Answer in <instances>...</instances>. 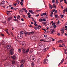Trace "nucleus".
<instances>
[{"instance_id":"nucleus-64","label":"nucleus","mask_w":67,"mask_h":67,"mask_svg":"<svg viewBox=\"0 0 67 67\" xmlns=\"http://www.w3.org/2000/svg\"><path fill=\"white\" fill-rule=\"evenodd\" d=\"M65 11H66V12H67V8L65 9Z\"/></svg>"},{"instance_id":"nucleus-25","label":"nucleus","mask_w":67,"mask_h":67,"mask_svg":"<svg viewBox=\"0 0 67 67\" xmlns=\"http://www.w3.org/2000/svg\"><path fill=\"white\" fill-rule=\"evenodd\" d=\"M40 59H38L37 61V62L38 63H39L40 62Z\"/></svg>"},{"instance_id":"nucleus-33","label":"nucleus","mask_w":67,"mask_h":67,"mask_svg":"<svg viewBox=\"0 0 67 67\" xmlns=\"http://www.w3.org/2000/svg\"><path fill=\"white\" fill-rule=\"evenodd\" d=\"M55 16L56 18H58V15H55Z\"/></svg>"},{"instance_id":"nucleus-21","label":"nucleus","mask_w":67,"mask_h":67,"mask_svg":"<svg viewBox=\"0 0 67 67\" xmlns=\"http://www.w3.org/2000/svg\"><path fill=\"white\" fill-rule=\"evenodd\" d=\"M48 39H47V38H46L45 39L46 40L44 41V42H49V41H48Z\"/></svg>"},{"instance_id":"nucleus-52","label":"nucleus","mask_w":67,"mask_h":67,"mask_svg":"<svg viewBox=\"0 0 67 67\" xmlns=\"http://www.w3.org/2000/svg\"><path fill=\"white\" fill-rule=\"evenodd\" d=\"M24 11H25V12H26V13H27V10H26V9L25 10H24Z\"/></svg>"},{"instance_id":"nucleus-13","label":"nucleus","mask_w":67,"mask_h":67,"mask_svg":"<svg viewBox=\"0 0 67 67\" xmlns=\"http://www.w3.org/2000/svg\"><path fill=\"white\" fill-rule=\"evenodd\" d=\"M12 58L13 59H16V57L14 55H13L12 56Z\"/></svg>"},{"instance_id":"nucleus-50","label":"nucleus","mask_w":67,"mask_h":67,"mask_svg":"<svg viewBox=\"0 0 67 67\" xmlns=\"http://www.w3.org/2000/svg\"><path fill=\"white\" fill-rule=\"evenodd\" d=\"M11 67H15V66L13 65H11Z\"/></svg>"},{"instance_id":"nucleus-49","label":"nucleus","mask_w":67,"mask_h":67,"mask_svg":"<svg viewBox=\"0 0 67 67\" xmlns=\"http://www.w3.org/2000/svg\"><path fill=\"white\" fill-rule=\"evenodd\" d=\"M1 36H4V34H1Z\"/></svg>"},{"instance_id":"nucleus-37","label":"nucleus","mask_w":67,"mask_h":67,"mask_svg":"<svg viewBox=\"0 0 67 67\" xmlns=\"http://www.w3.org/2000/svg\"><path fill=\"white\" fill-rule=\"evenodd\" d=\"M67 51V50H65L64 51V53L65 54H67V52H66V51Z\"/></svg>"},{"instance_id":"nucleus-42","label":"nucleus","mask_w":67,"mask_h":67,"mask_svg":"<svg viewBox=\"0 0 67 67\" xmlns=\"http://www.w3.org/2000/svg\"><path fill=\"white\" fill-rule=\"evenodd\" d=\"M59 47H63V46L61 44H59Z\"/></svg>"},{"instance_id":"nucleus-19","label":"nucleus","mask_w":67,"mask_h":67,"mask_svg":"<svg viewBox=\"0 0 67 67\" xmlns=\"http://www.w3.org/2000/svg\"><path fill=\"white\" fill-rule=\"evenodd\" d=\"M49 7L50 9H53V6L51 4H49Z\"/></svg>"},{"instance_id":"nucleus-47","label":"nucleus","mask_w":67,"mask_h":67,"mask_svg":"<svg viewBox=\"0 0 67 67\" xmlns=\"http://www.w3.org/2000/svg\"><path fill=\"white\" fill-rule=\"evenodd\" d=\"M23 17L24 18H26L25 16V15H23Z\"/></svg>"},{"instance_id":"nucleus-7","label":"nucleus","mask_w":67,"mask_h":67,"mask_svg":"<svg viewBox=\"0 0 67 67\" xmlns=\"http://www.w3.org/2000/svg\"><path fill=\"white\" fill-rule=\"evenodd\" d=\"M25 59H23L21 60L20 62L21 64H24V63H25Z\"/></svg>"},{"instance_id":"nucleus-53","label":"nucleus","mask_w":67,"mask_h":67,"mask_svg":"<svg viewBox=\"0 0 67 67\" xmlns=\"http://www.w3.org/2000/svg\"><path fill=\"white\" fill-rule=\"evenodd\" d=\"M29 27H32V26L31 25H29Z\"/></svg>"},{"instance_id":"nucleus-2","label":"nucleus","mask_w":67,"mask_h":67,"mask_svg":"<svg viewBox=\"0 0 67 67\" xmlns=\"http://www.w3.org/2000/svg\"><path fill=\"white\" fill-rule=\"evenodd\" d=\"M18 38H19V39L22 38H23V36H22V35H21V34H19L18 35Z\"/></svg>"},{"instance_id":"nucleus-17","label":"nucleus","mask_w":67,"mask_h":67,"mask_svg":"<svg viewBox=\"0 0 67 67\" xmlns=\"http://www.w3.org/2000/svg\"><path fill=\"white\" fill-rule=\"evenodd\" d=\"M52 38L51 37H49L48 38V41H49V40H52Z\"/></svg>"},{"instance_id":"nucleus-48","label":"nucleus","mask_w":67,"mask_h":67,"mask_svg":"<svg viewBox=\"0 0 67 67\" xmlns=\"http://www.w3.org/2000/svg\"><path fill=\"white\" fill-rule=\"evenodd\" d=\"M53 3H55V0H52Z\"/></svg>"},{"instance_id":"nucleus-10","label":"nucleus","mask_w":67,"mask_h":67,"mask_svg":"<svg viewBox=\"0 0 67 67\" xmlns=\"http://www.w3.org/2000/svg\"><path fill=\"white\" fill-rule=\"evenodd\" d=\"M46 15V13H43L41 15V16H44V15Z\"/></svg>"},{"instance_id":"nucleus-22","label":"nucleus","mask_w":67,"mask_h":67,"mask_svg":"<svg viewBox=\"0 0 67 67\" xmlns=\"http://www.w3.org/2000/svg\"><path fill=\"white\" fill-rule=\"evenodd\" d=\"M43 21V19H40L39 20V22H41Z\"/></svg>"},{"instance_id":"nucleus-32","label":"nucleus","mask_w":67,"mask_h":67,"mask_svg":"<svg viewBox=\"0 0 67 67\" xmlns=\"http://www.w3.org/2000/svg\"><path fill=\"white\" fill-rule=\"evenodd\" d=\"M18 52L19 53H21V49H18Z\"/></svg>"},{"instance_id":"nucleus-6","label":"nucleus","mask_w":67,"mask_h":67,"mask_svg":"<svg viewBox=\"0 0 67 67\" xmlns=\"http://www.w3.org/2000/svg\"><path fill=\"white\" fill-rule=\"evenodd\" d=\"M6 48L8 49H10L11 48V45L8 44L6 46Z\"/></svg>"},{"instance_id":"nucleus-8","label":"nucleus","mask_w":67,"mask_h":67,"mask_svg":"<svg viewBox=\"0 0 67 67\" xmlns=\"http://www.w3.org/2000/svg\"><path fill=\"white\" fill-rule=\"evenodd\" d=\"M12 17L10 16L7 19V21H10V20H12Z\"/></svg>"},{"instance_id":"nucleus-46","label":"nucleus","mask_w":67,"mask_h":67,"mask_svg":"<svg viewBox=\"0 0 67 67\" xmlns=\"http://www.w3.org/2000/svg\"><path fill=\"white\" fill-rule=\"evenodd\" d=\"M30 33L31 34H34V32L33 31H32L30 32Z\"/></svg>"},{"instance_id":"nucleus-60","label":"nucleus","mask_w":67,"mask_h":67,"mask_svg":"<svg viewBox=\"0 0 67 67\" xmlns=\"http://www.w3.org/2000/svg\"><path fill=\"white\" fill-rule=\"evenodd\" d=\"M59 24V20H58V24Z\"/></svg>"},{"instance_id":"nucleus-44","label":"nucleus","mask_w":67,"mask_h":67,"mask_svg":"<svg viewBox=\"0 0 67 67\" xmlns=\"http://www.w3.org/2000/svg\"><path fill=\"white\" fill-rule=\"evenodd\" d=\"M51 32L52 33H53V29H51Z\"/></svg>"},{"instance_id":"nucleus-11","label":"nucleus","mask_w":67,"mask_h":67,"mask_svg":"<svg viewBox=\"0 0 67 67\" xmlns=\"http://www.w3.org/2000/svg\"><path fill=\"white\" fill-rule=\"evenodd\" d=\"M5 42L4 41H3L2 42V45H4L5 44Z\"/></svg>"},{"instance_id":"nucleus-55","label":"nucleus","mask_w":67,"mask_h":67,"mask_svg":"<svg viewBox=\"0 0 67 67\" xmlns=\"http://www.w3.org/2000/svg\"><path fill=\"white\" fill-rule=\"evenodd\" d=\"M34 28L35 29V30H37V28H36V27H35Z\"/></svg>"},{"instance_id":"nucleus-18","label":"nucleus","mask_w":67,"mask_h":67,"mask_svg":"<svg viewBox=\"0 0 67 67\" xmlns=\"http://www.w3.org/2000/svg\"><path fill=\"white\" fill-rule=\"evenodd\" d=\"M53 7L55 9H56V5H55V4H53Z\"/></svg>"},{"instance_id":"nucleus-58","label":"nucleus","mask_w":67,"mask_h":67,"mask_svg":"<svg viewBox=\"0 0 67 67\" xmlns=\"http://www.w3.org/2000/svg\"><path fill=\"white\" fill-rule=\"evenodd\" d=\"M61 15V18H63V15Z\"/></svg>"},{"instance_id":"nucleus-39","label":"nucleus","mask_w":67,"mask_h":67,"mask_svg":"<svg viewBox=\"0 0 67 67\" xmlns=\"http://www.w3.org/2000/svg\"><path fill=\"white\" fill-rule=\"evenodd\" d=\"M64 61V59H63L61 60V63H63V62Z\"/></svg>"},{"instance_id":"nucleus-36","label":"nucleus","mask_w":67,"mask_h":67,"mask_svg":"<svg viewBox=\"0 0 67 67\" xmlns=\"http://www.w3.org/2000/svg\"><path fill=\"white\" fill-rule=\"evenodd\" d=\"M44 25H46V22H43L42 23Z\"/></svg>"},{"instance_id":"nucleus-12","label":"nucleus","mask_w":67,"mask_h":67,"mask_svg":"<svg viewBox=\"0 0 67 67\" xmlns=\"http://www.w3.org/2000/svg\"><path fill=\"white\" fill-rule=\"evenodd\" d=\"M58 43H64V41L63 40H60L59 41H58Z\"/></svg>"},{"instance_id":"nucleus-51","label":"nucleus","mask_w":67,"mask_h":67,"mask_svg":"<svg viewBox=\"0 0 67 67\" xmlns=\"http://www.w3.org/2000/svg\"><path fill=\"white\" fill-rule=\"evenodd\" d=\"M53 27L54 28H56V26L55 25L53 26Z\"/></svg>"},{"instance_id":"nucleus-14","label":"nucleus","mask_w":67,"mask_h":67,"mask_svg":"<svg viewBox=\"0 0 67 67\" xmlns=\"http://www.w3.org/2000/svg\"><path fill=\"white\" fill-rule=\"evenodd\" d=\"M22 45L23 46V45H25V44H26V42H22Z\"/></svg>"},{"instance_id":"nucleus-35","label":"nucleus","mask_w":67,"mask_h":67,"mask_svg":"<svg viewBox=\"0 0 67 67\" xmlns=\"http://www.w3.org/2000/svg\"><path fill=\"white\" fill-rule=\"evenodd\" d=\"M20 34H24V33L23 32V31H22L20 32Z\"/></svg>"},{"instance_id":"nucleus-24","label":"nucleus","mask_w":67,"mask_h":67,"mask_svg":"<svg viewBox=\"0 0 67 67\" xmlns=\"http://www.w3.org/2000/svg\"><path fill=\"white\" fill-rule=\"evenodd\" d=\"M31 65L32 67H34V63H31Z\"/></svg>"},{"instance_id":"nucleus-16","label":"nucleus","mask_w":67,"mask_h":67,"mask_svg":"<svg viewBox=\"0 0 67 67\" xmlns=\"http://www.w3.org/2000/svg\"><path fill=\"white\" fill-rule=\"evenodd\" d=\"M29 12H30V13H32L33 14H34L33 11L31 10H29Z\"/></svg>"},{"instance_id":"nucleus-27","label":"nucleus","mask_w":67,"mask_h":67,"mask_svg":"<svg viewBox=\"0 0 67 67\" xmlns=\"http://www.w3.org/2000/svg\"><path fill=\"white\" fill-rule=\"evenodd\" d=\"M7 15H10L11 14L10 13H8V12L7 13Z\"/></svg>"},{"instance_id":"nucleus-3","label":"nucleus","mask_w":67,"mask_h":67,"mask_svg":"<svg viewBox=\"0 0 67 67\" xmlns=\"http://www.w3.org/2000/svg\"><path fill=\"white\" fill-rule=\"evenodd\" d=\"M5 1H2V2L1 3H0V5H1V6L3 7V5L5 4Z\"/></svg>"},{"instance_id":"nucleus-15","label":"nucleus","mask_w":67,"mask_h":67,"mask_svg":"<svg viewBox=\"0 0 67 67\" xmlns=\"http://www.w3.org/2000/svg\"><path fill=\"white\" fill-rule=\"evenodd\" d=\"M17 19H19V20H20V19H21V16L19 15L17 16Z\"/></svg>"},{"instance_id":"nucleus-5","label":"nucleus","mask_w":67,"mask_h":67,"mask_svg":"<svg viewBox=\"0 0 67 67\" xmlns=\"http://www.w3.org/2000/svg\"><path fill=\"white\" fill-rule=\"evenodd\" d=\"M48 62V60L47 59H44V62H43V64H47V63L46 62Z\"/></svg>"},{"instance_id":"nucleus-38","label":"nucleus","mask_w":67,"mask_h":67,"mask_svg":"<svg viewBox=\"0 0 67 67\" xmlns=\"http://www.w3.org/2000/svg\"><path fill=\"white\" fill-rule=\"evenodd\" d=\"M25 35H27L28 34V32H25Z\"/></svg>"},{"instance_id":"nucleus-57","label":"nucleus","mask_w":67,"mask_h":67,"mask_svg":"<svg viewBox=\"0 0 67 67\" xmlns=\"http://www.w3.org/2000/svg\"><path fill=\"white\" fill-rule=\"evenodd\" d=\"M38 27H40V28H41L42 27L41 26H40V25L38 26Z\"/></svg>"},{"instance_id":"nucleus-20","label":"nucleus","mask_w":67,"mask_h":67,"mask_svg":"<svg viewBox=\"0 0 67 67\" xmlns=\"http://www.w3.org/2000/svg\"><path fill=\"white\" fill-rule=\"evenodd\" d=\"M23 12V11L22 10H20V13L21 14H22V12Z\"/></svg>"},{"instance_id":"nucleus-54","label":"nucleus","mask_w":67,"mask_h":67,"mask_svg":"<svg viewBox=\"0 0 67 67\" xmlns=\"http://www.w3.org/2000/svg\"><path fill=\"white\" fill-rule=\"evenodd\" d=\"M46 21V19H43V21Z\"/></svg>"},{"instance_id":"nucleus-56","label":"nucleus","mask_w":67,"mask_h":67,"mask_svg":"<svg viewBox=\"0 0 67 67\" xmlns=\"http://www.w3.org/2000/svg\"><path fill=\"white\" fill-rule=\"evenodd\" d=\"M40 15L39 14H38V15H36V16H38Z\"/></svg>"},{"instance_id":"nucleus-26","label":"nucleus","mask_w":67,"mask_h":67,"mask_svg":"<svg viewBox=\"0 0 67 67\" xmlns=\"http://www.w3.org/2000/svg\"><path fill=\"white\" fill-rule=\"evenodd\" d=\"M6 64L7 65H8V66H9V65H10V63L9 62H7L6 63Z\"/></svg>"},{"instance_id":"nucleus-61","label":"nucleus","mask_w":67,"mask_h":67,"mask_svg":"<svg viewBox=\"0 0 67 67\" xmlns=\"http://www.w3.org/2000/svg\"><path fill=\"white\" fill-rule=\"evenodd\" d=\"M27 14L28 15H30V13H27Z\"/></svg>"},{"instance_id":"nucleus-4","label":"nucleus","mask_w":67,"mask_h":67,"mask_svg":"<svg viewBox=\"0 0 67 67\" xmlns=\"http://www.w3.org/2000/svg\"><path fill=\"white\" fill-rule=\"evenodd\" d=\"M13 49H11L10 50V55H13V54H14V52L12 51H13Z\"/></svg>"},{"instance_id":"nucleus-31","label":"nucleus","mask_w":67,"mask_h":67,"mask_svg":"<svg viewBox=\"0 0 67 67\" xmlns=\"http://www.w3.org/2000/svg\"><path fill=\"white\" fill-rule=\"evenodd\" d=\"M23 53H25L26 52L24 49H23Z\"/></svg>"},{"instance_id":"nucleus-1","label":"nucleus","mask_w":67,"mask_h":67,"mask_svg":"<svg viewBox=\"0 0 67 67\" xmlns=\"http://www.w3.org/2000/svg\"><path fill=\"white\" fill-rule=\"evenodd\" d=\"M44 46L42 45V43H38V44L37 45L38 48H37V49L38 51H40L42 49L41 48H42L43 47V46Z\"/></svg>"},{"instance_id":"nucleus-43","label":"nucleus","mask_w":67,"mask_h":67,"mask_svg":"<svg viewBox=\"0 0 67 67\" xmlns=\"http://www.w3.org/2000/svg\"><path fill=\"white\" fill-rule=\"evenodd\" d=\"M55 24H56L55 23H54L52 24V25L53 26H54L55 25Z\"/></svg>"},{"instance_id":"nucleus-40","label":"nucleus","mask_w":67,"mask_h":67,"mask_svg":"<svg viewBox=\"0 0 67 67\" xmlns=\"http://www.w3.org/2000/svg\"><path fill=\"white\" fill-rule=\"evenodd\" d=\"M40 41L41 42H43V41L45 42V41L44 40V39H42L40 40Z\"/></svg>"},{"instance_id":"nucleus-23","label":"nucleus","mask_w":67,"mask_h":67,"mask_svg":"<svg viewBox=\"0 0 67 67\" xmlns=\"http://www.w3.org/2000/svg\"><path fill=\"white\" fill-rule=\"evenodd\" d=\"M29 49H30L29 48H28L26 51V53H28V52H29Z\"/></svg>"},{"instance_id":"nucleus-29","label":"nucleus","mask_w":67,"mask_h":67,"mask_svg":"<svg viewBox=\"0 0 67 67\" xmlns=\"http://www.w3.org/2000/svg\"><path fill=\"white\" fill-rule=\"evenodd\" d=\"M12 63L13 64H15V62L14 61H13L12 62Z\"/></svg>"},{"instance_id":"nucleus-45","label":"nucleus","mask_w":67,"mask_h":67,"mask_svg":"<svg viewBox=\"0 0 67 67\" xmlns=\"http://www.w3.org/2000/svg\"><path fill=\"white\" fill-rule=\"evenodd\" d=\"M16 4H19V1H17V2Z\"/></svg>"},{"instance_id":"nucleus-41","label":"nucleus","mask_w":67,"mask_h":67,"mask_svg":"<svg viewBox=\"0 0 67 67\" xmlns=\"http://www.w3.org/2000/svg\"><path fill=\"white\" fill-rule=\"evenodd\" d=\"M11 35H12V36H13H13H14V35L13 34V33H12V32H11Z\"/></svg>"},{"instance_id":"nucleus-63","label":"nucleus","mask_w":67,"mask_h":67,"mask_svg":"<svg viewBox=\"0 0 67 67\" xmlns=\"http://www.w3.org/2000/svg\"><path fill=\"white\" fill-rule=\"evenodd\" d=\"M11 9L12 10H13V7H11Z\"/></svg>"},{"instance_id":"nucleus-34","label":"nucleus","mask_w":67,"mask_h":67,"mask_svg":"<svg viewBox=\"0 0 67 67\" xmlns=\"http://www.w3.org/2000/svg\"><path fill=\"white\" fill-rule=\"evenodd\" d=\"M24 66V65H23V64H21V65L20 66V67H23Z\"/></svg>"},{"instance_id":"nucleus-62","label":"nucleus","mask_w":67,"mask_h":67,"mask_svg":"<svg viewBox=\"0 0 67 67\" xmlns=\"http://www.w3.org/2000/svg\"><path fill=\"white\" fill-rule=\"evenodd\" d=\"M44 37H47V35H44Z\"/></svg>"},{"instance_id":"nucleus-59","label":"nucleus","mask_w":67,"mask_h":67,"mask_svg":"<svg viewBox=\"0 0 67 67\" xmlns=\"http://www.w3.org/2000/svg\"><path fill=\"white\" fill-rule=\"evenodd\" d=\"M63 12L64 13H65V10H63Z\"/></svg>"},{"instance_id":"nucleus-28","label":"nucleus","mask_w":67,"mask_h":67,"mask_svg":"<svg viewBox=\"0 0 67 67\" xmlns=\"http://www.w3.org/2000/svg\"><path fill=\"white\" fill-rule=\"evenodd\" d=\"M20 4L21 5V6H22V5H23V2H20Z\"/></svg>"},{"instance_id":"nucleus-30","label":"nucleus","mask_w":67,"mask_h":67,"mask_svg":"<svg viewBox=\"0 0 67 67\" xmlns=\"http://www.w3.org/2000/svg\"><path fill=\"white\" fill-rule=\"evenodd\" d=\"M34 24L35 26H37V25L36 24V22L34 23Z\"/></svg>"},{"instance_id":"nucleus-9","label":"nucleus","mask_w":67,"mask_h":67,"mask_svg":"<svg viewBox=\"0 0 67 67\" xmlns=\"http://www.w3.org/2000/svg\"><path fill=\"white\" fill-rule=\"evenodd\" d=\"M48 49V48H46L44 49L43 50V52H45L47 51Z\"/></svg>"}]
</instances>
